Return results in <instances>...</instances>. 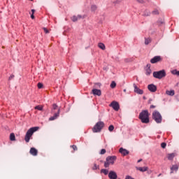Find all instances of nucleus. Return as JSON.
I'll list each match as a JSON object with an SVG mask.
<instances>
[{
  "instance_id": "obj_38",
  "label": "nucleus",
  "mask_w": 179,
  "mask_h": 179,
  "mask_svg": "<svg viewBox=\"0 0 179 179\" xmlns=\"http://www.w3.org/2000/svg\"><path fill=\"white\" fill-rule=\"evenodd\" d=\"M101 155H105V153H106V149H102L101 150Z\"/></svg>"
},
{
  "instance_id": "obj_42",
  "label": "nucleus",
  "mask_w": 179,
  "mask_h": 179,
  "mask_svg": "<svg viewBox=\"0 0 179 179\" xmlns=\"http://www.w3.org/2000/svg\"><path fill=\"white\" fill-rule=\"evenodd\" d=\"M125 179H134V178H132V177L131 176H127Z\"/></svg>"
},
{
  "instance_id": "obj_12",
  "label": "nucleus",
  "mask_w": 179,
  "mask_h": 179,
  "mask_svg": "<svg viewBox=\"0 0 179 179\" xmlns=\"http://www.w3.org/2000/svg\"><path fill=\"white\" fill-rule=\"evenodd\" d=\"M150 66H151L150 64H148L145 67V75H147V76H149L150 73H152V70L150 69Z\"/></svg>"
},
{
  "instance_id": "obj_2",
  "label": "nucleus",
  "mask_w": 179,
  "mask_h": 179,
  "mask_svg": "<svg viewBox=\"0 0 179 179\" xmlns=\"http://www.w3.org/2000/svg\"><path fill=\"white\" fill-rule=\"evenodd\" d=\"M38 127H31L27 131L24 137V141L25 142H27V143H29L30 142V138H31V136H33V134L38 131Z\"/></svg>"
},
{
  "instance_id": "obj_41",
  "label": "nucleus",
  "mask_w": 179,
  "mask_h": 179,
  "mask_svg": "<svg viewBox=\"0 0 179 179\" xmlns=\"http://www.w3.org/2000/svg\"><path fill=\"white\" fill-rule=\"evenodd\" d=\"M150 108H156V106L155 105H151Z\"/></svg>"
},
{
  "instance_id": "obj_16",
  "label": "nucleus",
  "mask_w": 179,
  "mask_h": 179,
  "mask_svg": "<svg viewBox=\"0 0 179 179\" xmlns=\"http://www.w3.org/2000/svg\"><path fill=\"white\" fill-rule=\"evenodd\" d=\"M119 152H120V153L123 155V156H127V155H129V151H128L126 149H124L122 148H120Z\"/></svg>"
},
{
  "instance_id": "obj_27",
  "label": "nucleus",
  "mask_w": 179,
  "mask_h": 179,
  "mask_svg": "<svg viewBox=\"0 0 179 179\" xmlns=\"http://www.w3.org/2000/svg\"><path fill=\"white\" fill-rule=\"evenodd\" d=\"M115 86H117V83H115V81H113L110 84V87L112 89H114V87H115Z\"/></svg>"
},
{
  "instance_id": "obj_28",
  "label": "nucleus",
  "mask_w": 179,
  "mask_h": 179,
  "mask_svg": "<svg viewBox=\"0 0 179 179\" xmlns=\"http://www.w3.org/2000/svg\"><path fill=\"white\" fill-rule=\"evenodd\" d=\"M58 108V106H57V104H53L52 105V113H55L54 110H57Z\"/></svg>"
},
{
  "instance_id": "obj_9",
  "label": "nucleus",
  "mask_w": 179,
  "mask_h": 179,
  "mask_svg": "<svg viewBox=\"0 0 179 179\" xmlns=\"http://www.w3.org/2000/svg\"><path fill=\"white\" fill-rule=\"evenodd\" d=\"M160 61H162V57L160 56H155L150 59L151 64H157V62H160Z\"/></svg>"
},
{
  "instance_id": "obj_43",
  "label": "nucleus",
  "mask_w": 179,
  "mask_h": 179,
  "mask_svg": "<svg viewBox=\"0 0 179 179\" xmlns=\"http://www.w3.org/2000/svg\"><path fill=\"white\" fill-rule=\"evenodd\" d=\"M124 61H125V62H131V60H129L128 59H125Z\"/></svg>"
},
{
  "instance_id": "obj_8",
  "label": "nucleus",
  "mask_w": 179,
  "mask_h": 179,
  "mask_svg": "<svg viewBox=\"0 0 179 179\" xmlns=\"http://www.w3.org/2000/svg\"><path fill=\"white\" fill-rule=\"evenodd\" d=\"M59 113H61V109L58 108L57 113L55 112L54 115L49 118V121H54L55 120H57V118L59 117Z\"/></svg>"
},
{
  "instance_id": "obj_7",
  "label": "nucleus",
  "mask_w": 179,
  "mask_h": 179,
  "mask_svg": "<svg viewBox=\"0 0 179 179\" xmlns=\"http://www.w3.org/2000/svg\"><path fill=\"white\" fill-rule=\"evenodd\" d=\"M110 106L115 110V111H118L120 110V103L118 102L114 101L110 104Z\"/></svg>"
},
{
  "instance_id": "obj_13",
  "label": "nucleus",
  "mask_w": 179,
  "mask_h": 179,
  "mask_svg": "<svg viewBox=\"0 0 179 179\" xmlns=\"http://www.w3.org/2000/svg\"><path fill=\"white\" fill-rule=\"evenodd\" d=\"M92 93L94 96H101V90H100L93 89Z\"/></svg>"
},
{
  "instance_id": "obj_47",
  "label": "nucleus",
  "mask_w": 179,
  "mask_h": 179,
  "mask_svg": "<svg viewBox=\"0 0 179 179\" xmlns=\"http://www.w3.org/2000/svg\"><path fill=\"white\" fill-rule=\"evenodd\" d=\"M124 92H127V90H124Z\"/></svg>"
},
{
  "instance_id": "obj_46",
  "label": "nucleus",
  "mask_w": 179,
  "mask_h": 179,
  "mask_svg": "<svg viewBox=\"0 0 179 179\" xmlns=\"http://www.w3.org/2000/svg\"><path fill=\"white\" fill-rule=\"evenodd\" d=\"M141 162H142V159L138 160V163H141Z\"/></svg>"
},
{
  "instance_id": "obj_25",
  "label": "nucleus",
  "mask_w": 179,
  "mask_h": 179,
  "mask_svg": "<svg viewBox=\"0 0 179 179\" xmlns=\"http://www.w3.org/2000/svg\"><path fill=\"white\" fill-rule=\"evenodd\" d=\"M35 110H38L39 111H43V106H35Z\"/></svg>"
},
{
  "instance_id": "obj_17",
  "label": "nucleus",
  "mask_w": 179,
  "mask_h": 179,
  "mask_svg": "<svg viewBox=\"0 0 179 179\" xmlns=\"http://www.w3.org/2000/svg\"><path fill=\"white\" fill-rule=\"evenodd\" d=\"M82 19V15H73V17H71V20L72 22H78V20Z\"/></svg>"
},
{
  "instance_id": "obj_11",
  "label": "nucleus",
  "mask_w": 179,
  "mask_h": 179,
  "mask_svg": "<svg viewBox=\"0 0 179 179\" xmlns=\"http://www.w3.org/2000/svg\"><path fill=\"white\" fill-rule=\"evenodd\" d=\"M134 93H137V94H143V90L139 89V87H138V85L134 84Z\"/></svg>"
},
{
  "instance_id": "obj_39",
  "label": "nucleus",
  "mask_w": 179,
  "mask_h": 179,
  "mask_svg": "<svg viewBox=\"0 0 179 179\" xmlns=\"http://www.w3.org/2000/svg\"><path fill=\"white\" fill-rule=\"evenodd\" d=\"M43 30L46 34H48V33H50V31H48V29H47V28H43Z\"/></svg>"
},
{
  "instance_id": "obj_15",
  "label": "nucleus",
  "mask_w": 179,
  "mask_h": 179,
  "mask_svg": "<svg viewBox=\"0 0 179 179\" xmlns=\"http://www.w3.org/2000/svg\"><path fill=\"white\" fill-rule=\"evenodd\" d=\"M29 153L32 155V156H37L38 151L35 148H31Z\"/></svg>"
},
{
  "instance_id": "obj_48",
  "label": "nucleus",
  "mask_w": 179,
  "mask_h": 179,
  "mask_svg": "<svg viewBox=\"0 0 179 179\" xmlns=\"http://www.w3.org/2000/svg\"><path fill=\"white\" fill-rule=\"evenodd\" d=\"M30 1H33V0H30Z\"/></svg>"
},
{
  "instance_id": "obj_40",
  "label": "nucleus",
  "mask_w": 179,
  "mask_h": 179,
  "mask_svg": "<svg viewBox=\"0 0 179 179\" xmlns=\"http://www.w3.org/2000/svg\"><path fill=\"white\" fill-rule=\"evenodd\" d=\"M137 2L139 3H144L145 1L143 0H137Z\"/></svg>"
},
{
  "instance_id": "obj_14",
  "label": "nucleus",
  "mask_w": 179,
  "mask_h": 179,
  "mask_svg": "<svg viewBox=\"0 0 179 179\" xmlns=\"http://www.w3.org/2000/svg\"><path fill=\"white\" fill-rule=\"evenodd\" d=\"M108 177L110 179H116L117 178V173L110 171L108 173Z\"/></svg>"
},
{
  "instance_id": "obj_37",
  "label": "nucleus",
  "mask_w": 179,
  "mask_h": 179,
  "mask_svg": "<svg viewBox=\"0 0 179 179\" xmlns=\"http://www.w3.org/2000/svg\"><path fill=\"white\" fill-rule=\"evenodd\" d=\"M13 78H15V75L12 74V75L8 78V80H12V79H13Z\"/></svg>"
},
{
  "instance_id": "obj_44",
  "label": "nucleus",
  "mask_w": 179,
  "mask_h": 179,
  "mask_svg": "<svg viewBox=\"0 0 179 179\" xmlns=\"http://www.w3.org/2000/svg\"><path fill=\"white\" fill-rule=\"evenodd\" d=\"M31 18L34 19V14L31 15Z\"/></svg>"
},
{
  "instance_id": "obj_34",
  "label": "nucleus",
  "mask_w": 179,
  "mask_h": 179,
  "mask_svg": "<svg viewBox=\"0 0 179 179\" xmlns=\"http://www.w3.org/2000/svg\"><path fill=\"white\" fill-rule=\"evenodd\" d=\"M71 148L73 149V150H78V147L76 145H71Z\"/></svg>"
},
{
  "instance_id": "obj_22",
  "label": "nucleus",
  "mask_w": 179,
  "mask_h": 179,
  "mask_svg": "<svg viewBox=\"0 0 179 179\" xmlns=\"http://www.w3.org/2000/svg\"><path fill=\"white\" fill-rule=\"evenodd\" d=\"M166 94L168 96H174V90H171V91L166 90Z\"/></svg>"
},
{
  "instance_id": "obj_23",
  "label": "nucleus",
  "mask_w": 179,
  "mask_h": 179,
  "mask_svg": "<svg viewBox=\"0 0 179 179\" xmlns=\"http://www.w3.org/2000/svg\"><path fill=\"white\" fill-rule=\"evenodd\" d=\"M10 140L13 141H16V137L15 136V134L14 133H11L10 134Z\"/></svg>"
},
{
  "instance_id": "obj_5",
  "label": "nucleus",
  "mask_w": 179,
  "mask_h": 179,
  "mask_svg": "<svg viewBox=\"0 0 179 179\" xmlns=\"http://www.w3.org/2000/svg\"><path fill=\"white\" fill-rule=\"evenodd\" d=\"M103 128H104V122H98L92 128V132L94 133L101 132V129H103Z\"/></svg>"
},
{
  "instance_id": "obj_30",
  "label": "nucleus",
  "mask_w": 179,
  "mask_h": 179,
  "mask_svg": "<svg viewBox=\"0 0 179 179\" xmlns=\"http://www.w3.org/2000/svg\"><path fill=\"white\" fill-rule=\"evenodd\" d=\"M108 131H110V132H113V131H114V126L110 125L108 127Z\"/></svg>"
},
{
  "instance_id": "obj_18",
  "label": "nucleus",
  "mask_w": 179,
  "mask_h": 179,
  "mask_svg": "<svg viewBox=\"0 0 179 179\" xmlns=\"http://www.w3.org/2000/svg\"><path fill=\"white\" fill-rule=\"evenodd\" d=\"M137 170L141 171L142 173H144V171H148V170H149V168H148L147 166L138 167L137 168Z\"/></svg>"
},
{
  "instance_id": "obj_1",
  "label": "nucleus",
  "mask_w": 179,
  "mask_h": 179,
  "mask_svg": "<svg viewBox=\"0 0 179 179\" xmlns=\"http://www.w3.org/2000/svg\"><path fill=\"white\" fill-rule=\"evenodd\" d=\"M149 115H150V113H149V111L148 110H142L141 113H140L138 118L139 120H141L143 124H149L150 122Z\"/></svg>"
},
{
  "instance_id": "obj_20",
  "label": "nucleus",
  "mask_w": 179,
  "mask_h": 179,
  "mask_svg": "<svg viewBox=\"0 0 179 179\" xmlns=\"http://www.w3.org/2000/svg\"><path fill=\"white\" fill-rule=\"evenodd\" d=\"M171 173H172L173 171H177V170H178V165L177 164L173 165L172 167L171 168Z\"/></svg>"
},
{
  "instance_id": "obj_10",
  "label": "nucleus",
  "mask_w": 179,
  "mask_h": 179,
  "mask_svg": "<svg viewBox=\"0 0 179 179\" xmlns=\"http://www.w3.org/2000/svg\"><path fill=\"white\" fill-rule=\"evenodd\" d=\"M148 89L150 92L155 93V92L157 90V87H156V85H155L154 84H150L148 85Z\"/></svg>"
},
{
  "instance_id": "obj_35",
  "label": "nucleus",
  "mask_w": 179,
  "mask_h": 179,
  "mask_svg": "<svg viewBox=\"0 0 179 179\" xmlns=\"http://www.w3.org/2000/svg\"><path fill=\"white\" fill-rule=\"evenodd\" d=\"M38 89H43V83H38Z\"/></svg>"
},
{
  "instance_id": "obj_29",
  "label": "nucleus",
  "mask_w": 179,
  "mask_h": 179,
  "mask_svg": "<svg viewBox=\"0 0 179 179\" xmlns=\"http://www.w3.org/2000/svg\"><path fill=\"white\" fill-rule=\"evenodd\" d=\"M97 169H99V165L96 164H94V166H92V170H97Z\"/></svg>"
},
{
  "instance_id": "obj_45",
  "label": "nucleus",
  "mask_w": 179,
  "mask_h": 179,
  "mask_svg": "<svg viewBox=\"0 0 179 179\" xmlns=\"http://www.w3.org/2000/svg\"><path fill=\"white\" fill-rule=\"evenodd\" d=\"M31 12H32V15H34V12H36V10H34V9H32Z\"/></svg>"
},
{
  "instance_id": "obj_31",
  "label": "nucleus",
  "mask_w": 179,
  "mask_h": 179,
  "mask_svg": "<svg viewBox=\"0 0 179 179\" xmlns=\"http://www.w3.org/2000/svg\"><path fill=\"white\" fill-rule=\"evenodd\" d=\"M166 146H167V144L166 143H161V148H162V149H166Z\"/></svg>"
},
{
  "instance_id": "obj_19",
  "label": "nucleus",
  "mask_w": 179,
  "mask_h": 179,
  "mask_svg": "<svg viewBox=\"0 0 179 179\" xmlns=\"http://www.w3.org/2000/svg\"><path fill=\"white\" fill-rule=\"evenodd\" d=\"M174 157H176V154L174 153L168 154L167 158L169 160H173Z\"/></svg>"
},
{
  "instance_id": "obj_4",
  "label": "nucleus",
  "mask_w": 179,
  "mask_h": 179,
  "mask_svg": "<svg viewBox=\"0 0 179 179\" xmlns=\"http://www.w3.org/2000/svg\"><path fill=\"white\" fill-rule=\"evenodd\" d=\"M153 77L155 78V79H163V78H166V70H161L159 71H154Z\"/></svg>"
},
{
  "instance_id": "obj_3",
  "label": "nucleus",
  "mask_w": 179,
  "mask_h": 179,
  "mask_svg": "<svg viewBox=\"0 0 179 179\" xmlns=\"http://www.w3.org/2000/svg\"><path fill=\"white\" fill-rule=\"evenodd\" d=\"M152 120H154L157 124H162L163 117H162V114H160L159 111L155 110L152 113Z\"/></svg>"
},
{
  "instance_id": "obj_24",
  "label": "nucleus",
  "mask_w": 179,
  "mask_h": 179,
  "mask_svg": "<svg viewBox=\"0 0 179 179\" xmlns=\"http://www.w3.org/2000/svg\"><path fill=\"white\" fill-rule=\"evenodd\" d=\"M97 10V6H96V5H92V6H91V10L92 11V12H95V10Z\"/></svg>"
},
{
  "instance_id": "obj_26",
  "label": "nucleus",
  "mask_w": 179,
  "mask_h": 179,
  "mask_svg": "<svg viewBox=\"0 0 179 179\" xmlns=\"http://www.w3.org/2000/svg\"><path fill=\"white\" fill-rule=\"evenodd\" d=\"M101 173H103V174H105V176H107V174H108V170H107V169H101Z\"/></svg>"
},
{
  "instance_id": "obj_6",
  "label": "nucleus",
  "mask_w": 179,
  "mask_h": 179,
  "mask_svg": "<svg viewBox=\"0 0 179 179\" xmlns=\"http://www.w3.org/2000/svg\"><path fill=\"white\" fill-rule=\"evenodd\" d=\"M117 160V157L115 156H108L106 157V161L104 163V167L107 168L110 166V164H114V162Z\"/></svg>"
},
{
  "instance_id": "obj_36",
  "label": "nucleus",
  "mask_w": 179,
  "mask_h": 179,
  "mask_svg": "<svg viewBox=\"0 0 179 179\" xmlns=\"http://www.w3.org/2000/svg\"><path fill=\"white\" fill-rule=\"evenodd\" d=\"M152 15H159V10H155L152 11Z\"/></svg>"
},
{
  "instance_id": "obj_32",
  "label": "nucleus",
  "mask_w": 179,
  "mask_h": 179,
  "mask_svg": "<svg viewBox=\"0 0 179 179\" xmlns=\"http://www.w3.org/2000/svg\"><path fill=\"white\" fill-rule=\"evenodd\" d=\"M150 43V38H145V45H148Z\"/></svg>"
},
{
  "instance_id": "obj_33",
  "label": "nucleus",
  "mask_w": 179,
  "mask_h": 179,
  "mask_svg": "<svg viewBox=\"0 0 179 179\" xmlns=\"http://www.w3.org/2000/svg\"><path fill=\"white\" fill-rule=\"evenodd\" d=\"M172 73L173 75H177V76H179V71H177V70H174V71H172Z\"/></svg>"
},
{
  "instance_id": "obj_21",
  "label": "nucleus",
  "mask_w": 179,
  "mask_h": 179,
  "mask_svg": "<svg viewBox=\"0 0 179 179\" xmlns=\"http://www.w3.org/2000/svg\"><path fill=\"white\" fill-rule=\"evenodd\" d=\"M98 46L99 48H101V50H106V45L103 43H99L98 44Z\"/></svg>"
}]
</instances>
